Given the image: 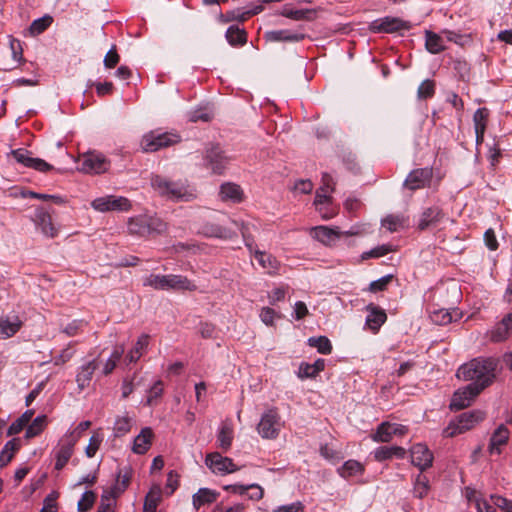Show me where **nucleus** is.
Wrapping results in <instances>:
<instances>
[{"label": "nucleus", "mask_w": 512, "mask_h": 512, "mask_svg": "<svg viewBox=\"0 0 512 512\" xmlns=\"http://www.w3.org/2000/svg\"><path fill=\"white\" fill-rule=\"evenodd\" d=\"M312 236L325 245H331L342 235H353V232H340L337 228H329L327 226H317L311 229Z\"/></svg>", "instance_id": "obj_18"}, {"label": "nucleus", "mask_w": 512, "mask_h": 512, "mask_svg": "<svg viewBox=\"0 0 512 512\" xmlns=\"http://www.w3.org/2000/svg\"><path fill=\"white\" fill-rule=\"evenodd\" d=\"M430 491V484L428 478L419 473L414 481L413 494L414 497L423 499L425 498Z\"/></svg>", "instance_id": "obj_43"}, {"label": "nucleus", "mask_w": 512, "mask_h": 512, "mask_svg": "<svg viewBox=\"0 0 512 512\" xmlns=\"http://www.w3.org/2000/svg\"><path fill=\"white\" fill-rule=\"evenodd\" d=\"M143 285L156 290H167V275L150 274L143 279Z\"/></svg>", "instance_id": "obj_48"}, {"label": "nucleus", "mask_w": 512, "mask_h": 512, "mask_svg": "<svg viewBox=\"0 0 512 512\" xmlns=\"http://www.w3.org/2000/svg\"><path fill=\"white\" fill-rule=\"evenodd\" d=\"M91 206L99 212L129 211L132 207L130 200L123 196L106 195L94 199Z\"/></svg>", "instance_id": "obj_6"}, {"label": "nucleus", "mask_w": 512, "mask_h": 512, "mask_svg": "<svg viewBox=\"0 0 512 512\" xmlns=\"http://www.w3.org/2000/svg\"><path fill=\"white\" fill-rule=\"evenodd\" d=\"M498 363L493 358H475L459 367L456 377L459 381L473 384H491L497 381Z\"/></svg>", "instance_id": "obj_1"}, {"label": "nucleus", "mask_w": 512, "mask_h": 512, "mask_svg": "<svg viewBox=\"0 0 512 512\" xmlns=\"http://www.w3.org/2000/svg\"><path fill=\"white\" fill-rule=\"evenodd\" d=\"M432 172L428 168L415 169L410 172L404 182L410 190L424 188L431 180Z\"/></svg>", "instance_id": "obj_19"}, {"label": "nucleus", "mask_w": 512, "mask_h": 512, "mask_svg": "<svg viewBox=\"0 0 512 512\" xmlns=\"http://www.w3.org/2000/svg\"><path fill=\"white\" fill-rule=\"evenodd\" d=\"M204 233L210 237L225 238V239L232 238L234 236V233L231 232L229 229H226L224 227H221V226L215 225V224H207L204 227Z\"/></svg>", "instance_id": "obj_53"}, {"label": "nucleus", "mask_w": 512, "mask_h": 512, "mask_svg": "<svg viewBox=\"0 0 512 512\" xmlns=\"http://www.w3.org/2000/svg\"><path fill=\"white\" fill-rule=\"evenodd\" d=\"M226 39L232 46H242L246 43L247 37L244 29L237 26H230L226 31Z\"/></svg>", "instance_id": "obj_42"}, {"label": "nucleus", "mask_w": 512, "mask_h": 512, "mask_svg": "<svg viewBox=\"0 0 512 512\" xmlns=\"http://www.w3.org/2000/svg\"><path fill=\"white\" fill-rule=\"evenodd\" d=\"M512 333V313L502 319L498 326L493 330L491 339L495 342L506 339Z\"/></svg>", "instance_id": "obj_35"}, {"label": "nucleus", "mask_w": 512, "mask_h": 512, "mask_svg": "<svg viewBox=\"0 0 512 512\" xmlns=\"http://www.w3.org/2000/svg\"><path fill=\"white\" fill-rule=\"evenodd\" d=\"M75 446L74 437H70L69 439L64 436L59 441V447L56 451V463L55 469L60 471L65 465L68 463L69 459L73 454V448Z\"/></svg>", "instance_id": "obj_17"}, {"label": "nucleus", "mask_w": 512, "mask_h": 512, "mask_svg": "<svg viewBox=\"0 0 512 512\" xmlns=\"http://www.w3.org/2000/svg\"><path fill=\"white\" fill-rule=\"evenodd\" d=\"M435 84L432 80H424L418 87L417 95L420 99H427L434 95Z\"/></svg>", "instance_id": "obj_59"}, {"label": "nucleus", "mask_w": 512, "mask_h": 512, "mask_svg": "<svg viewBox=\"0 0 512 512\" xmlns=\"http://www.w3.org/2000/svg\"><path fill=\"white\" fill-rule=\"evenodd\" d=\"M34 220L36 225L41 229L43 234L51 238L57 236L58 228L54 226L50 214L43 208H39L36 210Z\"/></svg>", "instance_id": "obj_21"}, {"label": "nucleus", "mask_w": 512, "mask_h": 512, "mask_svg": "<svg viewBox=\"0 0 512 512\" xmlns=\"http://www.w3.org/2000/svg\"><path fill=\"white\" fill-rule=\"evenodd\" d=\"M491 501L492 505L481 497L477 500V503L474 507L478 512H496V507H499L506 512H512L511 500H508L499 495H492Z\"/></svg>", "instance_id": "obj_15"}, {"label": "nucleus", "mask_w": 512, "mask_h": 512, "mask_svg": "<svg viewBox=\"0 0 512 512\" xmlns=\"http://www.w3.org/2000/svg\"><path fill=\"white\" fill-rule=\"evenodd\" d=\"M445 213L440 206H431L421 213L418 220V229L426 230L429 227L437 226L445 218Z\"/></svg>", "instance_id": "obj_14"}, {"label": "nucleus", "mask_w": 512, "mask_h": 512, "mask_svg": "<svg viewBox=\"0 0 512 512\" xmlns=\"http://www.w3.org/2000/svg\"><path fill=\"white\" fill-rule=\"evenodd\" d=\"M410 28V22L391 16L376 19L369 25V30L373 33H395L398 31L409 30Z\"/></svg>", "instance_id": "obj_8"}, {"label": "nucleus", "mask_w": 512, "mask_h": 512, "mask_svg": "<svg viewBox=\"0 0 512 512\" xmlns=\"http://www.w3.org/2000/svg\"><path fill=\"white\" fill-rule=\"evenodd\" d=\"M132 419L125 415V416H118L115 420L114 426H113V432L115 437H122L130 432L132 427Z\"/></svg>", "instance_id": "obj_47"}, {"label": "nucleus", "mask_w": 512, "mask_h": 512, "mask_svg": "<svg viewBox=\"0 0 512 512\" xmlns=\"http://www.w3.org/2000/svg\"><path fill=\"white\" fill-rule=\"evenodd\" d=\"M53 22V18L49 15H45L41 18L34 20L30 25V33L32 35H39L43 33Z\"/></svg>", "instance_id": "obj_54"}, {"label": "nucleus", "mask_w": 512, "mask_h": 512, "mask_svg": "<svg viewBox=\"0 0 512 512\" xmlns=\"http://www.w3.org/2000/svg\"><path fill=\"white\" fill-rule=\"evenodd\" d=\"M220 196L222 200L239 202L242 200V190L239 185L233 183H225L221 185Z\"/></svg>", "instance_id": "obj_39"}, {"label": "nucleus", "mask_w": 512, "mask_h": 512, "mask_svg": "<svg viewBox=\"0 0 512 512\" xmlns=\"http://www.w3.org/2000/svg\"><path fill=\"white\" fill-rule=\"evenodd\" d=\"M161 500L162 488L159 484H154L145 497L143 512H156Z\"/></svg>", "instance_id": "obj_33"}, {"label": "nucleus", "mask_w": 512, "mask_h": 512, "mask_svg": "<svg viewBox=\"0 0 512 512\" xmlns=\"http://www.w3.org/2000/svg\"><path fill=\"white\" fill-rule=\"evenodd\" d=\"M47 425V416L40 415L36 417L30 425L27 426L25 437L27 439L38 436Z\"/></svg>", "instance_id": "obj_44"}, {"label": "nucleus", "mask_w": 512, "mask_h": 512, "mask_svg": "<svg viewBox=\"0 0 512 512\" xmlns=\"http://www.w3.org/2000/svg\"><path fill=\"white\" fill-rule=\"evenodd\" d=\"M131 477H132V471L130 468L125 467V468L119 470V472L117 474V478H116V483L111 490V496L113 498L118 497L120 494H122L127 489V487L130 484Z\"/></svg>", "instance_id": "obj_34"}, {"label": "nucleus", "mask_w": 512, "mask_h": 512, "mask_svg": "<svg viewBox=\"0 0 512 512\" xmlns=\"http://www.w3.org/2000/svg\"><path fill=\"white\" fill-rule=\"evenodd\" d=\"M196 289V284L186 276L175 274L167 275V290L195 291Z\"/></svg>", "instance_id": "obj_24"}, {"label": "nucleus", "mask_w": 512, "mask_h": 512, "mask_svg": "<svg viewBox=\"0 0 512 512\" xmlns=\"http://www.w3.org/2000/svg\"><path fill=\"white\" fill-rule=\"evenodd\" d=\"M325 367L323 359L316 360L313 364L302 363L298 369V376L301 379L313 378Z\"/></svg>", "instance_id": "obj_36"}, {"label": "nucleus", "mask_w": 512, "mask_h": 512, "mask_svg": "<svg viewBox=\"0 0 512 512\" xmlns=\"http://www.w3.org/2000/svg\"><path fill=\"white\" fill-rule=\"evenodd\" d=\"M430 318L437 325H447L452 322L453 315L447 309H438L431 312Z\"/></svg>", "instance_id": "obj_56"}, {"label": "nucleus", "mask_w": 512, "mask_h": 512, "mask_svg": "<svg viewBox=\"0 0 512 512\" xmlns=\"http://www.w3.org/2000/svg\"><path fill=\"white\" fill-rule=\"evenodd\" d=\"M151 187L159 196L172 201H190L196 197L194 189L189 185L161 175L151 176Z\"/></svg>", "instance_id": "obj_2"}, {"label": "nucleus", "mask_w": 512, "mask_h": 512, "mask_svg": "<svg viewBox=\"0 0 512 512\" xmlns=\"http://www.w3.org/2000/svg\"><path fill=\"white\" fill-rule=\"evenodd\" d=\"M394 248L390 244H383L378 247L371 249L370 251H366L362 254V259L366 260L369 258H379L385 256L386 254L393 252Z\"/></svg>", "instance_id": "obj_57"}, {"label": "nucleus", "mask_w": 512, "mask_h": 512, "mask_svg": "<svg viewBox=\"0 0 512 512\" xmlns=\"http://www.w3.org/2000/svg\"><path fill=\"white\" fill-rule=\"evenodd\" d=\"M260 11H261L260 7H257L254 10H248V11L242 12L241 14L239 12L232 11L230 13H227V18L225 19V21L238 20V21L243 22V21L247 20L250 16L257 14Z\"/></svg>", "instance_id": "obj_60"}, {"label": "nucleus", "mask_w": 512, "mask_h": 512, "mask_svg": "<svg viewBox=\"0 0 512 512\" xmlns=\"http://www.w3.org/2000/svg\"><path fill=\"white\" fill-rule=\"evenodd\" d=\"M363 472L364 466L356 460H348L340 468H338V473L342 478H349L352 476L360 475Z\"/></svg>", "instance_id": "obj_41"}, {"label": "nucleus", "mask_w": 512, "mask_h": 512, "mask_svg": "<svg viewBox=\"0 0 512 512\" xmlns=\"http://www.w3.org/2000/svg\"><path fill=\"white\" fill-rule=\"evenodd\" d=\"M233 440V430L227 425L222 426L220 429L218 436H217V442L219 448H221L224 452L228 451L231 447Z\"/></svg>", "instance_id": "obj_50"}, {"label": "nucleus", "mask_w": 512, "mask_h": 512, "mask_svg": "<svg viewBox=\"0 0 512 512\" xmlns=\"http://www.w3.org/2000/svg\"><path fill=\"white\" fill-rule=\"evenodd\" d=\"M254 257L261 268L264 269L268 274L275 275L279 272L281 264L273 255L264 251L255 250Z\"/></svg>", "instance_id": "obj_22"}, {"label": "nucleus", "mask_w": 512, "mask_h": 512, "mask_svg": "<svg viewBox=\"0 0 512 512\" xmlns=\"http://www.w3.org/2000/svg\"><path fill=\"white\" fill-rule=\"evenodd\" d=\"M406 455V450L400 446H381L374 451V458L379 461H385L392 458L403 459Z\"/></svg>", "instance_id": "obj_29"}, {"label": "nucleus", "mask_w": 512, "mask_h": 512, "mask_svg": "<svg viewBox=\"0 0 512 512\" xmlns=\"http://www.w3.org/2000/svg\"><path fill=\"white\" fill-rule=\"evenodd\" d=\"M392 278V275H386L378 280L371 282L369 285V290L373 293L384 291L387 288L388 284L391 282Z\"/></svg>", "instance_id": "obj_61"}, {"label": "nucleus", "mask_w": 512, "mask_h": 512, "mask_svg": "<svg viewBox=\"0 0 512 512\" xmlns=\"http://www.w3.org/2000/svg\"><path fill=\"white\" fill-rule=\"evenodd\" d=\"M96 500V494L93 491H86L78 501V511H89Z\"/></svg>", "instance_id": "obj_58"}, {"label": "nucleus", "mask_w": 512, "mask_h": 512, "mask_svg": "<svg viewBox=\"0 0 512 512\" xmlns=\"http://www.w3.org/2000/svg\"><path fill=\"white\" fill-rule=\"evenodd\" d=\"M84 326V321L82 320H73L68 323L64 328H62V332L65 333L69 337H73L81 331Z\"/></svg>", "instance_id": "obj_63"}, {"label": "nucleus", "mask_w": 512, "mask_h": 512, "mask_svg": "<svg viewBox=\"0 0 512 512\" xmlns=\"http://www.w3.org/2000/svg\"><path fill=\"white\" fill-rule=\"evenodd\" d=\"M486 386H462L454 392L450 409L458 411L471 405Z\"/></svg>", "instance_id": "obj_9"}, {"label": "nucleus", "mask_w": 512, "mask_h": 512, "mask_svg": "<svg viewBox=\"0 0 512 512\" xmlns=\"http://www.w3.org/2000/svg\"><path fill=\"white\" fill-rule=\"evenodd\" d=\"M510 432L505 425H500L492 434L489 443L490 454H500V447L506 445L509 440Z\"/></svg>", "instance_id": "obj_23"}, {"label": "nucleus", "mask_w": 512, "mask_h": 512, "mask_svg": "<svg viewBox=\"0 0 512 512\" xmlns=\"http://www.w3.org/2000/svg\"><path fill=\"white\" fill-rule=\"evenodd\" d=\"M148 344L149 336L147 334H142L136 341L134 347L125 355L123 363L125 365H129L137 362L144 354Z\"/></svg>", "instance_id": "obj_25"}, {"label": "nucleus", "mask_w": 512, "mask_h": 512, "mask_svg": "<svg viewBox=\"0 0 512 512\" xmlns=\"http://www.w3.org/2000/svg\"><path fill=\"white\" fill-rule=\"evenodd\" d=\"M308 344L311 347H314L317 349V351L321 354H330L332 351V345L330 340L325 336H319V337H311L308 339Z\"/></svg>", "instance_id": "obj_51"}, {"label": "nucleus", "mask_w": 512, "mask_h": 512, "mask_svg": "<svg viewBox=\"0 0 512 512\" xmlns=\"http://www.w3.org/2000/svg\"><path fill=\"white\" fill-rule=\"evenodd\" d=\"M127 229L131 235L146 237L165 232L166 224L158 217L139 215L128 220Z\"/></svg>", "instance_id": "obj_3"}, {"label": "nucleus", "mask_w": 512, "mask_h": 512, "mask_svg": "<svg viewBox=\"0 0 512 512\" xmlns=\"http://www.w3.org/2000/svg\"><path fill=\"white\" fill-rule=\"evenodd\" d=\"M366 309L369 312L366 318V325L372 331L376 332L381 325L385 323L387 315L383 309H380L373 304H369Z\"/></svg>", "instance_id": "obj_26"}, {"label": "nucleus", "mask_w": 512, "mask_h": 512, "mask_svg": "<svg viewBox=\"0 0 512 512\" xmlns=\"http://www.w3.org/2000/svg\"><path fill=\"white\" fill-rule=\"evenodd\" d=\"M281 14L284 17H287L289 19L295 20V21H311L315 17V10L314 9H291L288 7H284Z\"/></svg>", "instance_id": "obj_37"}, {"label": "nucleus", "mask_w": 512, "mask_h": 512, "mask_svg": "<svg viewBox=\"0 0 512 512\" xmlns=\"http://www.w3.org/2000/svg\"><path fill=\"white\" fill-rule=\"evenodd\" d=\"M22 326L20 319L15 316L13 319L8 317L0 318V339H7L14 336Z\"/></svg>", "instance_id": "obj_31"}, {"label": "nucleus", "mask_w": 512, "mask_h": 512, "mask_svg": "<svg viewBox=\"0 0 512 512\" xmlns=\"http://www.w3.org/2000/svg\"><path fill=\"white\" fill-rule=\"evenodd\" d=\"M219 495V492L215 490L209 488H200L192 497L194 509L199 510L204 505L214 503Z\"/></svg>", "instance_id": "obj_27"}, {"label": "nucleus", "mask_w": 512, "mask_h": 512, "mask_svg": "<svg viewBox=\"0 0 512 512\" xmlns=\"http://www.w3.org/2000/svg\"><path fill=\"white\" fill-rule=\"evenodd\" d=\"M35 411L29 409L25 411L18 419H16L8 428L7 435L13 436L20 433L31 421Z\"/></svg>", "instance_id": "obj_40"}, {"label": "nucleus", "mask_w": 512, "mask_h": 512, "mask_svg": "<svg viewBox=\"0 0 512 512\" xmlns=\"http://www.w3.org/2000/svg\"><path fill=\"white\" fill-rule=\"evenodd\" d=\"M410 452L411 462L420 469V473L432 466L433 454L425 444L417 443L413 445Z\"/></svg>", "instance_id": "obj_12"}, {"label": "nucleus", "mask_w": 512, "mask_h": 512, "mask_svg": "<svg viewBox=\"0 0 512 512\" xmlns=\"http://www.w3.org/2000/svg\"><path fill=\"white\" fill-rule=\"evenodd\" d=\"M58 493L52 492L44 499L43 507L40 512H57Z\"/></svg>", "instance_id": "obj_62"}, {"label": "nucleus", "mask_w": 512, "mask_h": 512, "mask_svg": "<svg viewBox=\"0 0 512 512\" xmlns=\"http://www.w3.org/2000/svg\"><path fill=\"white\" fill-rule=\"evenodd\" d=\"M484 419V414L480 411L462 413L456 423H450L444 430L445 437H454L470 430L476 423Z\"/></svg>", "instance_id": "obj_5"}, {"label": "nucleus", "mask_w": 512, "mask_h": 512, "mask_svg": "<svg viewBox=\"0 0 512 512\" xmlns=\"http://www.w3.org/2000/svg\"><path fill=\"white\" fill-rule=\"evenodd\" d=\"M281 429V418L276 409H269L260 419L257 430L266 439H275Z\"/></svg>", "instance_id": "obj_7"}, {"label": "nucleus", "mask_w": 512, "mask_h": 512, "mask_svg": "<svg viewBox=\"0 0 512 512\" xmlns=\"http://www.w3.org/2000/svg\"><path fill=\"white\" fill-rule=\"evenodd\" d=\"M108 168L104 155L99 153H87L82 161L81 170L86 173H102Z\"/></svg>", "instance_id": "obj_16"}, {"label": "nucleus", "mask_w": 512, "mask_h": 512, "mask_svg": "<svg viewBox=\"0 0 512 512\" xmlns=\"http://www.w3.org/2000/svg\"><path fill=\"white\" fill-rule=\"evenodd\" d=\"M98 367V363L96 360H92L88 362L87 364L83 365L81 367V370L78 372L76 376V381L78 383H84L89 382L92 380V376L95 372V370Z\"/></svg>", "instance_id": "obj_52"}, {"label": "nucleus", "mask_w": 512, "mask_h": 512, "mask_svg": "<svg viewBox=\"0 0 512 512\" xmlns=\"http://www.w3.org/2000/svg\"><path fill=\"white\" fill-rule=\"evenodd\" d=\"M425 46L432 54H438L445 50L442 37L429 30L425 31Z\"/></svg>", "instance_id": "obj_38"}, {"label": "nucleus", "mask_w": 512, "mask_h": 512, "mask_svg": "<svg viewBox=\"0 0 512 512\" xmlns=\"http://www.w3.org/2000/svg\"><path fill=\"white\" fill-rule=\"evenodd\" d=\"M266 38L273 42H299L305 38L303 33H295L290 30H275L266 33Z\"/></svg>", "instance_id": "obj_32"}, {"label": "nucleus", "mask_w": 512, "mask_h": 512, "mask_svg": "<svg viewBox=\"0 0 512 512\" xmlns=\"http://www.w3.org/2000/svg\"><path fill=\"white\" fill-rule=\"evenodd\" d=\"M404 433V426L392 424L389 422H383L377 427V430L375 434L372 436V439L375 442H390L393 438V435Z\"/></svg>", "instance_id": "obj_20"}, {"label": "nucleus", "mask_w": 512, "mask_h": 512, "mask_svg": "<svg viewBox=\"0 0 512 512\" xmlns=\"http://www.w3.org/2000/svg\"><path fill=\"white\" fill-rule=\"evenodd\" d=\"M489 110L485 107L479 108L475 111L473 116L475 134H484L486 130Z\"/></svg>", "instance_id": "obj_45"}, {"label": "nucleus", "mask_w": 512, "mask_h": 512, "mask_svg": "<svg viewBox=\"0 0 512 512\" xmlns=\"http://www.w3.org/2000/svg\"><path fill=\"white\" fill-rule=\"evenodd\" d=\"M329 191H321L319 188L316 191L314 205L316 206L317 210L321 213V216L323 219L328 220L333 217V212H323L322 205L325 203H328L331 200V197L328 195Z\"/></svg>", "instance_id": "obj_49"}, {"label": "nucleus", "mask_w": 512, "mask_h": 512, "mask_svg": "<svg viewBox=\"0 0 512 512\" xmlns=\"http://www.w3.org/2000/svg\"><path fill=\"white\" fill-rule=\"evenodd\" d=\"M124 352H125L124 344L115 345L109 358L104 363L101 373L103 375L111 374L114 371V369L117 367V365L121 362V360L124 359V357H123Z\"/></svg>", "instance_id": "obj_30"}, {"label": "nucleus", "mask_w": 512, "mask_h": 512, "mask_svg": "<svg viewBox=\"0 0 512 512\" xmlns=\"http://www.w3.org/2000/svg\"><path fill=\"white\" fill-rule=\"evenodd\" d=\"M120 57L117 53L116 47L112 46V48L106 53L104 57V65L106 68H114L119 63Z\"/></svg>", "instance_id": "obj_64"}, {"label": "nucleus", "mask_w": 512, "mask_h": 512, "mask_svg": "<svg viewBox=\"0 0 512 512\" xmlns=\"http://www.w3.org/2000/svg\"><path fill=\"white\" fill-rule=\"evenodd\" d=\"M381 225L390 232H396L405 227V218L401 215H387L382 219Z\"/></svg>", "instance_id": "obj_46"}, {"label": "nucleus", "mask_w": 512, "mask_h": 512, "mask_svg": "<svg viewBox=\"0 0 512 512\" xmlns=\"http://www.w3.org/2000/svg\"><path fill=\"white\" fill-rule=\"evenodd\" d=\"M232 223L240 230L246 247L252 252L254 240L250 233L249 224L239 220H232Z\"/></svg>", "instance_id": "obj_55"}, {"label": "nucleus", "mask_w": 512, "mask_h": 512, "mask_svg": "<svg viewBox=\"0 0 512 512\" xmlns=\"http://www.w3.org/2000/svg\"><path fill=\"white\" fill-rule=\"evenodd\" d=\"M12 157L25 167L33 168L40 172H46L52 169V166L48 164L46 161L40 158H34L31 156V152L20 148L11 151Z\"/></svg>", "instance_id": "obj_11"}, {"label": "nucleus", "mask_w": 512, "mask_h": 512, "mask_svg": "<svg viewBox=\"0 0 512 512\" xmlns=\"http://www.w3.org/2000/svg\"><path fill=\"white\" fill-rule=\"evenodd\" d=\"M180 142V136L174 133L150 131L143 135L141 148L144 152H156Z\"/></svg>", "instance_id": "obj_4"}, {"label": "nucleus", "mask_w": 512, "mask_h": 512, "mask_svg": "<svg viewBox=\"0 0 512 512\" xmlns=\"http://www.w3.org/2000/svg\"><path fill=\"white\" fill-rule=\"evenodd\" d=\"M229 160L218 146H212L207 150L205 165L215 174H222Z\"/></svg>", "instance_id": "obj_13"}, {"label": "nucleus", "mask_w": 512, "mask_h": 512, "mask_svg": "<svg viewBox=\"0 0 512 512\" xmlns=\"http://www.w3.org/2000/svg\"><path fill=\"white\" fill-rule=\"evenodd\" d=\"M153 438V431L149 427H145L135 437L132 450L136 454H144L151 446Z\"/></svg>", "instance_id": "obj_28"}, {"label": "nucleus", "mask_w": 512, "mask_h": 512, "mask_svg": "<svg viewBox=\"0 0 512 512\" xmlns=\"http://www.w3.org/2000/svg\"><path fill=\"white\" fill-rule=\"evenodd\" d=\"M205 463L214 473L228 474L239 470L231 458L222 456L218 452L207 454Z\"/></svg>", "instance_id": "obj_10"}]
</instances>
